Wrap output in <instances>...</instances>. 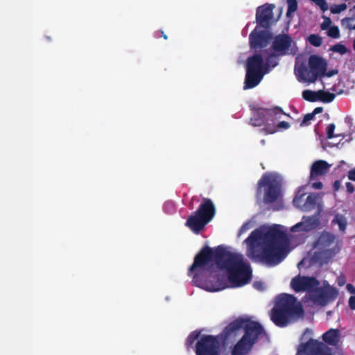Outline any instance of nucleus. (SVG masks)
Segmentation results:
<instances>
[{"mask_svg": "<svg viewBox=\"0 0 355 355\" xmlns=\"http://www.w3.org/2000/svg\"><path fill=\"white\" fill-rule=\"evenodd\" d=\"M215 266L227 272L228 280L234 287L243 286L251 281L252 270L243 256L227 250L221 245L215 248L208 245L202 248L195 256L188 275L191 276L196 270L211 273Z\"/></svg>", "mask_w": 355, "mask_h": 355, "instance_id": "f257e3e1", "label": "nucleus"}, {"mask_svg": "<svg viewBox=\"0 0 355 355\" xmlns=\"http://www.w3.org/2000/svg\"><path fill=\"white\" fill-rule=\"evenodd\" d=\"M248 239L258 242L262 249L261 252H259L252 248V257L270 266L279 264L287 254L286 250L289 241L286 234L280 230L279 225L270 227L265 232L254 230Z\"/></svg>", "mask_w": 355, "mask_h": 355, "instance_id": "f03ea898", "label": "nucleus"}, {"mask_svg": "<svg viewBox=\"0 0 355 355\" xmlns=\"http://www.w3.org/2000/svg\"><path fill=\"white\" fill-rule=\"evenodd\" d=\"M304 310L296 298L289 294L280 295L270 313V319L279 327H285L302 315Z\"/></svg>", "mask_w": 355, "mask_h": 355, "instance_id": "7ed1b4c3", "label": "nucleus"}, {"mask_svg": "<svg viewBox=\"0 0 355 355\" xmlns=\"http://www.w3.org/2000/svg\"><path fill=\"white\" fill-rule=\"evenodd\" d=\"M216 207L210 198H204L196 211L188 217L185 225L194 234H199L212 220L216 214Z\"/></svg>", "mask_w": 355, "mask_h": 355, "instance_id": "20e7f679", "label": "nucleus"}, {"mask_svg": "<svg viewBox=\"0 0 355 355\" xmlns=\"http://www.w3.org/2000/svg\"><path fill=\"white\" fill-rule=\"evenodd\" d=\"M281 191L280 181L272 174L264 173L257 182L256 197L265 204H270L279 198Z\"/></svg>", "mask_w": 355, "mask_h": 355, "instance_id": "39448f33", "label": "nucleus"}, {"mask_svg": "<svg viewBox=\"0 0 355 355\" xmlns=\"http://www.w3.org/2000/svg\"><path fill=\"white\" fill-rule=\"evenodd\" d=\"M266 332L259 322H250L245 327L241 338L234 346L232 355H247L257 342L259 336Z\"/></svg>", "mask_w": 355, "mask_h": 355, "instance_id": "423d86ee", "label": "nucleus"}, {"mask_svg": "<svg viewBox=\"0 0 355 355\" xmlns=\"http://www.w3.org/2000/svg\"><path fill=\"white\" fill-rule=\"evenodd\" d=\"M327 69V63L324 58L317 55H311L309 58L308 65H300L297 73L304 82L313 83L319 77H322Z\"/></svg>", "mask_w": 355, "mask_h": 355, "instance_id": "0eeeda50", "label": "nucleus"}, {"mask_svg": "<svg viewBox=\"0 0 355 355\" xmlns=\"http://www.w3.org/2000/svg\"><path fill=\"white\" fill-rule=\"evenodd\" d=\"M296 355H332V349L323 342L310 338L299 345Z\"/></svg>", "mask_w": 355, "mask_h": 355, "instance_id": "6e6552de", "label": "nucleus"}, {"mask_svg": "<svg viewBox=\"0 0 355 355\" xmlns=\"http://www.w3.org/2000/svg\"><path fill=\"white\" fill-rule=\"evenodd\" d=\"M253 115L250 118V123L253 126H261L265 125L266 127L271 124L269 121H273V118L277 115L286 114L280 107H275L273 109L257 108L252 109Z\"/></svg>", "mask_w": 355, "mask_h": 355, "instance_id": "1a4fd4ad", "label": "nucleus"}, {"mask_svg": "<svg viewBox=\"0 0 355 355\" xmlns=\"http://www.w3.org/2000/svg\"><path fill=\"white\" fill-rule=\"evenodd\" d=\"M219 343L216 337L211 335L202 336L196 343V355H219Z\"/></svg>", "mask_w": 355, "mask_h": 355, "instance_id": "9d476101", "label": "nucleus"}, {"mask_svg": "<svg viewBox=\"0 0 355 355\" xmlns=\"http://www.w3.org/2000/svg\"><path fill=\"white\" fill-rule=\"evenodd\" d=\"M338 295V291L335 288L329 287L324 289L318 286L310 294V299L315 304L324 306L334 301Z\"/></svg>", "mask_w": 355, "mask_h": 355, "instance_id": "9b49d317", "label": "nucleus"}, {"mask_svg": "<svg viewBox=\"0 0 355 355\" xmlns=\"http://www.w3.org/2000/svg\"><path fill=\"white\" fill-rule=\"evenodd\" d=\"M319 285V281L314 277L298 275L293 278L291 282V288L297 293L308 291L311 294Z\"/></svg>", "mask_w": 355, "mask_h": 355, "instance_id": "f8f14e48", "label": "nucleus"}, {"mask_svg": "<svg viewBox=\"0 0 355 355\" xmlns=\"http://www.w3.org/2000/svg\"><path fill=\"white\" fill-rule=\"evenodd\" d=\"M275 8L274 4L265 3L257 8L256 21L258 26L264 28H268L270 26Z\"/></svg>", "mask_w": 355, "mask_h": 355, "instance_id": "ddd939ff", "label": "nucleus"}, {"mask_svg": "<svg viewBox=\"0 0 355 355\" xmlns=\"http://www.w3.org/2000/svg\"><path fill=\"white\" fill-rule=\"evenodd\" d=\"M305 194L299 193L293 199V204L295 207L300 209L303 211H309L314 209L318 202L319 196L317 193H310L304 200Z\"/></svg>", "mask_w": 355, "mask_h": 355, "instance_id": "4468645a", "label": "nucleus"}, {"mask_svg": "<svg viewBox=\"0 0 355 355\" xmlns=\"http://www.w3.org/2000/svg\"><path fill=\"white\" fill-rule=\"evenodd\" d=\"M270 38V34L266 31H257L255 28L249 35L250 47L252 49L263 48L267 46Z\"/></svg>", "mask_w": 355, "mask_h": 355, "instance_id": "2eb2a0df", "label": "nucleus"}, {"mask_svg": "<svg viewBox=\"0 0 355 355\" xmlns=\"http://www.w3.org/2000/svg\"><path fill=\"white\" fill-rule=\"evenodd\" d=\"M335 241L336 236L334 234L330 232H324L319 236L317 241V245L319 249L323 250L324 254L329 255L331 257L334 255L335 252L332 249H330L329 248L334 245Z\"/></svg>", "mask_w": 355, "mask_h": 355, "instance_id": "dca6fc26", "label": "nucleus"}, {"mask_svg": "<svg viewBox=\"0 0 355 355\" xmlns=\"http://www.w3.org/2000/svg\"><path fill=\"white\" fill-rule=\"evenodd\" d=\"M292 42L293 40L288 35L279 34L275 37L272 48L275 51L284 55L291 46Z\"/></svg>", "mask_w": 355, "mask_h": 355, "instance_id": "f3484780", "label": "nucleus"}, {"mask_svg": "<svg viewBox=\"0 0 355 355\" xmlns=\"http://www.w3.org/2000/svg\"><path fill=\"white\" fill-rule=\"evenodd\" d=\"M319 224V219L315 216H303L302 221L293 226L291 228V231L309 232L318 227Z\"/></svg>", "mask_w": 355, "mask_h": 355, "instance_id": "a211bd4d", "label": "nucleus"}, {"mask_svg": "<svg viewBox=\"0 0 355 355\" xmlns=\"http://www.w3.org/2000/svg\"><path fill=\"white\" fill-rule=\"evenodd\" d=\"M250 322H256L250 319L237 318L236 320L230 322L225 329L224 334L225 336L229 337L232 335H236L241 329L245 331V327Z\"/></svg>", "mask_w": 355, "mask_h": 355, "instance_id": "6ab92c4d", "label": "nucleus"}, {"mask_svg": "<svg viewBox=\"0 0 355 355\" xmlns=\"http://www.w3.org/2000/svg\"><path fill=\"white\" fill-rule=\"evenodd\" d=\"M330 165L324 160L314 162L311 167L310 180H314L317 177L323 175L328 173Z\"/></svg>", "mask_w": 355, "mask_h": 355, "instance_id": "aec40b11", "label": "nucleus"}, {"mask_svg": "<svg viewBox=\"0 0 355 355\" xmlns=\"http://www.w3.org/2000/svg\"><path fill=\"white\" fill-rule=\"evenodd\" d=\"M263 76V73L262 72L246 70L243 89L254 88L259 85Z\"/></svg>", "mask_w": 355, "mask_h": 355, "instance_id": "412c9836", "label": "nucleus"}, {"mask_svg": "<svg viewBox=\"0 0 355 355\" xmlns=\"http://www.w3.org/2000/svg\"><path fill=\"white\" fill-rule=\"evenodd\" d=\"M263 59L261 54L249 57L246 62V70L262 72Z\"/></svg>", "mask_w": 355, "mask_h": 355, "instance_id": "4be33fe9", "label": "nucleus"}, {"mask_svg": "<svg viewBox=\"0 0 355 355\" xmlns=\"http://www.w3.org/2000/svg\"><path fill=\"white\" fill-rule=\"evenodd\" d=\"M322 338L327 345L336 347L340 338V331L337 329H330L322 334Z\"/></svg>", "mask_w": 355, "mask_h": 355, "instance_id": "5701e85b", "label": "nucleus"}, {"mask_svg": "<svg viewBox=\"0 0 355 355\" xmlns=\"http://www.w3.org/2000/svg\"><path fill=\"white\" fill-rule=\"evenodd\" d=\"M282 115H277L273 118V121H272L271 124H268L266 127L263 128V130L266 134H273L277 131V129H288L290 127V124L286 121H281L276 124V122L278 119L281 118Z\"/></svg>", "mask_w": 355, "mask_h": 355, "instance_id": "b1692460", "label": "nucleus"}, {"mask_svg": "<svg viewBox=\"0 0 355 355\" xmlns=\"http://www.w3.org/2000/svg\"><path fill=\"white\" fill-rule=\"evenodd\" d=\"M331 225H338L339 227V230L342 232H344L347 225V218L343 215L337 214L331 220Z\"/></svg>", "mask_w": 355, "mask_h": 355, "instance_id": "393cba45", "label": "nucleus"}, {"mask_svg": "<svg viewBox=\"0 0 355 355\" xmlns=\"http://www.w3.org/2000/svg\"><path fill=\"white\" fill-rule=\"evenodd\" d=\"M318 101H321L324 103H329L334 101L336 97V94L328 91L320 89L318 90Z\"/></svg>", "mask_w": 355, "mask_h": 355, "instance_id": "a878e982", "label": "nucleus"}, {"mask_svg": "<svg viewBox=\"0 0 355 355\" xmlns=\"http://www.w3.org/2000/svg\"><path fill=\"white\" fill-rule=\"evenodd\" d=\"M318 91L315 92L312 90H304L302 92V97L304 100L309 102H316L318 101Z\"/></svg>", "mask_w": 355, "mask_h": 355, "instance_id": "bb28decb", "label": "nucleus"}, {"mask_svg": "<svg viewBox=\"0 0 355 355\" xmlns=\"http://www.w3.org/2000/svg\"><path fill=\"white\" fill-rule=\"evenodd\" d=\"M308 41L312 46L315 47H319L322 44V37L317 34H311L308 37Z\"/></svg>", "mask_w": 355, "mask_h": 355, "instance_id": "cd10ccee", "label": "nucleus"}, {"mask_svg": "<svg viewBox=\"0 0 355 355\" xmlns=\"http://www.w3.org/2000/svg\"><path fill=\"white\" fill-rule=\"evenodd\" d=\"M200 331H192L187 337L186 340V345L188 348L193 346V343L196 340L198 339L200 336Z\"/></svg>", "mask_w": 355, "mask_h": 355, "instance_id": "c85d7f7f", "label": "nucleus"}, {"mask_svg": "<svg viewBox=\"0 0 355 355\" xmlns=\"http://www.w3.org/2000/svg\"><path fill=\"white\" fill-rule=\"evenodd\" d=\"M288 10L286 17H291L294 12L297 10L298 6L297 0H287Z\"/></svg>", "mask_w": 355, "mask_h": 355, "instance_id": "c756f323", "label": "nucleus"}, {"mask_svg": "<svg viewBox=\"0 0 355 355\" xmlns=\"http://www.w3.org/2000/svg\"><path fill=\"white\" fill-rule=\"evenodd\" d=\"M278 64L277 57L275 54L272 53L268 56L266 61V67L273 68Z\"/></svg>", "mask_w": 355, "mask_h": 355, "instance_id": "7c9ffc66", "label": "nucleus"}, {"mask_svg": "<svg viewBox=\"0 0 355 355\" xmlns=\"http://www.w3.org/2000/svg\"><path fill=\"white\" fill-rule=\"evenodd\" d=\"M327 35L329 37L334 38V39H338L340 37V31L338 26H332L330 28L327 29Z\"/></svg>", "mask_w": 355, "mask_h": 355, "instance_id": "2f4dec72", "label": "nucleus"}, {"mask_svg": "<svg viewBox=\"0 0 355 355\" xmlns=\"http://www.w3.org/2000/svg\"><path fill=\"white\" fill-rule=\"evenodd\" d=\"M330 50L333 52L338 53L340 55H343L347 52V47L342 44H336L331 46Z\"/></svg>", "mask_w": 355, "mask_h": 355, "instance_id": "473e14b6", "label": "nucleus"}, {"mask_svg": "<svg viewBox=\"0 0 355 355\" xmlns=\"http://www.w3.org/2000/svg\"><path fill=\"white\" fill-rule=\"evenodd\" d=\"M347 5L345 3H340L338 5L334 4L331 6L330 10L333 14H338L342 11H344L347 9Z\"/></svg>", "mask_w": 355, "mask_h": 355, "instance_id": "72a5a7b5", "label": "nucleus"}, {"mask_svg": "<svg viewBox=\"0 0 355 355\" xmlns=\"http://www.w3.org/2000/svg\"><path fill=\"white\" fill-rule=\"evenodd\" d=\"M335 128L336 126L334 123H331L327 127V135L328 139H332L340 135H334Z\"/></svg>", "mask_w": 355, "mask_h": 355, "instance_id": "f704fd0d", "label": "nucleus"}, {"mask_svg": "<svg viewBox=\"0 0 355 355\" xmlns=\"http://www.w3.org/2000/svg\"><path fill=\"white\" fill-rule=\"evenodd\" d=\"M322 18L324 20L323 22L320 24V28L322 31H325L331 27L332 21L329 17H326L324 15L322 16Z\"/></svg>", "mask_w": 355, "mask_h": 355, "instance_id": "c9c22d12", "label": "nucleus"}, {"mask_svg": "<svg viewBox=\"0 0 355 355\" xmlns=\"http://www.w3.org/2000/svg\"><path fill=\"white\" fill-rule=\"evenodd\" d=\"M313 2H314L317 6H318L320 9L325 12L328 10V5L325 0H311Z\"/></svg>", "mask_w": 355, "mask_h": 355, "instance_id": "e433bc0d", "label": "nucleus"}, {"mask_svg": "<svg viewBox=\"0 0 355 355\" xmlns=\"http://www.w3.org/2000/svg\"><path fill=\"white\" fill-rule=\"evenodd\" d=\"M353 20L352 17H345L341 20V24L343 26H346L349 29H355V25L352 26L351 21Z\"/></svg>", "mask_w": 355, "mask_h": 355, "instance_id": "4c0bfd02", "label": "nucleus"}, {"mask_svg": "<svg viewBox=\"0 0 355 355\" xmlns=\"http://www.w3.org/2000/svg\"><path fill=\"white\" fill-rule=\"evenodd\" d=\"M313 118H314V116L312 114V113H308V114H305L301 123H300V126H304V125H308V122L311 121Z\"/></svg>", "mask_w": 355, "mask_h": 355, "instance_id": "58836bf2", "label": "nucleus"}, {"mask_svg": "<svg viewBox=\"0 0 355 355\" xmlns=\"http://www.w3.org/2000/svg\"><path fill=\"white\" fill-rule=\"evenodd\" d=\"M192 282L195 286H201L202 283L200 279V276L198 274L196 273L193 275Z\"/></svg>", "mask_w": 355, "mask_h": 355, "instance_id": "ea45409f", "label": "nucleus"}, {"mask_svg": "<svg viewBox=\"0 0 355 355\" xmlns=\"http://www.w3.org/2000/svg\"><path fill=\"white\" fill-rule=\"evenodd\" d=\"M349 306L352 310H355V295H352L349 297Z\"/></svg>", "mask_w": 355, "mask_h": 355, "instance_id": "a19ab883", "label": "nucleus"}, {"mask_svg": "<svg viewBox=\"0 0 355 355\" xmlns=\"http://www.w3.org/2000/svg\"><path fill=\"white\" fill-rule=\"evenodd\" d=\"M345 123L349 128H351L353 125V118L351 116H346L345 119Z\"/></svg>", "mask_w": 355, "mask_h": 355, "instance_id": "79ce46f5", "label": "nucleus"}, {"mask_svg": "<svg viewBox=\"0 0 355 355\" xmlns=\"http://www.w3.org/2000/svg\"><path fill=\"white\" fill-rule=\"evenodd\" d=\"M337 73H338L337 70H331V71H327V70H326L322 76V77H324V76L331 77Z\"/></svg>", "mask_w": 355, "mask_h": 355, "instance_id": "37998d69", "label": "nucleus"}, {"mask_svg": "<svg viewBox=\"0 0 355 355\" xmlns=\"http://www.w3.org/2000/svg\"><path fill=\"white\" fill-rule=\"evenodd\" d=\"M345 185L347 192L349 193H352L354 191V185L351 182H347Z\"/></svg>", "mask_w": 355, "mask_h": 355, "instance_id": "c03bdc74", "label": "nucleus"}, {"mask_svg": "<svg viewBox=\"0 0 355 355\" xmlns=\"http://www.w3.org/2000/svg\"><path fill=\"white\" fill-rule=\"evenodd\" d=\"M348 178L350 180L355 181V168H352L349 171Z\"/></svg>", "mask_w": 355, "mask_h": 355, "instance_id": "a18cd8bd", "label": "nucleus"}, {"mask_svg": "<svg viewBox=\"0 0 355 355\" xmlns=\"http://www.w3.org/2000/svg\"><path fill=\"white\" fill-rule=\"evenodd\" d=\"M322 187L323 185L321 182H316L312 184V187L315 189H322Z\"/></svg>", "mask_w": 355, "mask_h": 355, "instance_id": "49530a36", "label": "nucleus"}, {"mask_svg": "<svg viewBox=\"0 0 355 355\" xmlns=\"http://www.w3.org/2000/svg\"><path fill=\"white\" fill-rule=\"evenodd\" d=\"M340 187V182L339 180H336L333 184V189L335 191L339 190Z\"/></svg>", "mask_w": 355, "mask_h": 355, "instance_id": "de8ad7c7", "label": "nucleus"}, {"mask_svg": "<svg viewBox=\"0 0 355 355\" xmlns=\"http://www.w3.org/2000/svg\"><path fill=\"white\" fill-rule=\"evenodd\" d=\"M322 111L323 108L322 107H317L313 110V112L311 113L313 115V116H315V114L321 113Z\"/></svg>", "mask_w": 355, "mask_h": 355, "instance_id": "09e8293b", "label": "nucleus"}, {"mask_svg": "<svg viewBox=\"0 0 355 355\" xmlns=\"http://www.w3.org/2000/svg\"><path fill=\"white\" fill-rule=\"evenodd\" d=\"M347 288L350 292V293L355 294V286H354L352 284H348L347 285Z\"/></svg>", "mask_w": 355, "mask_h": 355, "instance_id": "8fccbe9b", "label": "nucleus"}, {"mask_svg": "<svg viewBox=\"0 0 355 355\" xmlns=\"http://www.w3.org/2000/svg\"><path fill=\"white\" fill-rule=\"evenodd\" d=\"M345 278L344 277H340L338 278V285L339 286H343L345 284Z\"/></svg>", "mask_w": 355, "mask_h": 355, "instance_id": "3c124183", "label": "nucleus"}, {"mask_svg": "<svg viewBox=\"0 0 355 355\" xmlns=\"http://www.w3.org/2000/svg\"><path fill=\"white\" fill-rule=\"evenodd\" d=\"M167 207L174 209L173 204L171 202L165 203L164 208L166 209Z\"/></svg>", "mask_w": 355, "mask_h": 355, "instance_id": "603ef678", "label": "nucleus"}, {"mask_svg": "<svg viewBox=\"0 0 355 355\" xmlns=\"http://www.w3.org/2000/svg\"><path fill=\"white\" fill-rule=\"evenodd\" d=\"M160 33H161V36H162L164 40H167V39H168L167 35L164 33V31H160Z\"/></svg>", "mask_w": 355, "mask_h": 355, "instance_id": "864d4df0", "label": "nucleus"}, {"mask_svg": "<svg viewBox=\"0 0 355 355\" xmlns=\"http://www.w3.org/2000/svg\"><path fill=\"white\" fill-rule=\"evenodd\" d=\"M254 286H255L256 288H259L260 287L261 283H259V282H255V283L254 284Z\"/></svg>", "mask_w": 355, "mask_h": 355, "instance_id": "5fc2aeb1", "label": "nucleus"}, {"mask_svg": "<svg viewBox=\"0 0 355 355\" xmlns=\"http://www.w3.org/2000/svg\"><path fill=\"white\" fill-rule=\"evenodd\" d=\"M247 228V224L243 225L241 228V231L245 230Z\"/></svg>", "mask_w": 355, "mask_h": 355, "instance_id": "6e6d98bb", "label": "nucleus"}, {"mask_svg": "<svg viewBox=\"0 0 355 355\" xmlns=\"http://www.w3.org/2000/svg\"><path fill=\"white\" fill-rule=\"evenodd\" d=\"M352 47H353V49L355 50V40L352 42Z\"/></svg>", "mask_w": 355, "mask_h": 355, "instance_id": "4d7b16f0", "label": "nucleus"}]
</instances>
